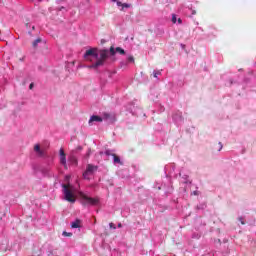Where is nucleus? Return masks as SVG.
Masks as SVG:
<instances>
[{"label": "nucleus", "mask_w": 256, "mask_h": 256, "mask_svg": "<svg viewBox=\"0 0 256 256\" xmlns=\"http://www.w3.org/2000/svg\"><path fill=\"white\" fill-rule=\"evenodd\" d=\"M125 55V50L121 47H110V49H97L90 48L84 53V59L90 61L92 64L87 65V69H93L94 71H99L100 67H109L111 63H115V54ZM93 57L96 61L93 62Z\"/></svg>", "instance_id": "f257e3e1"}, {"label": "nucleus", "mask_w": 256, "mask_h": 256, "mask_svg": "<svg viewBox=\"0 0 256 256\" xmlns=\"http://www.w3.org/2000/svg\"><path fill=\"white\" fill-rule=\"evenodd\" d=\"M80 201L84 207H89V205H93V206L99 205V198L89 197L84 192H80Z\"/></svg>", "instance_id": "f03ea898"}, {"label": "nucleus", "mask_w": 256, "mask_h": 256, "mask_svg": "<svg viewBox=\"0 0 256 256\" xmlns=\"http://www.w3.org/2000/svg\"><path fill=\"white\" fill-rule=\"evenodd\" d=\"M164 172L166 174V177H169L170 179H177L179 176V171H177V166L175 163L167 164L164 167Z\"/></svg>", "instance_id": "7ed1b4c3"}, {"label": "nucleus", "mask_w": 256, "mask_h": 256, "mask_svg": "<svg viewBox=\"0 0 256 256\" xmlns=\"http://www.w3.org/2000/svg\"><path fill=\"white\" fill-rule=\"evenodd\" d=\"M62 191L64 194V199L69 201V203H75V198H73V191L67 187V185L62 184Z\"/></svg>", "instance_id": "20e7f679"}, {"label": "nucleus", "mask_w": 256, "mask_h": 256, "mask_svg": "<svg viewBox=\"0 0 256 256\" xmlns=\"http://www.w3.org/2000/svg\"><path fill=\"white\" fill-rule=\"evenodd\" d=\"M178 175L180 177V183H183L184 185H191V180L189 179V172L185 169H181L178 172Z\"/></svg>", "instance_id": "39448f33"}, {"label": "nucleus", "mask_w": 256, "mask_h": 256, "mask_svg": "<svg viewBox=\"0 0 256 256\" xmlns=\"http://www.w3.org/2000/svg\"><path fill=\"white\" fill-rule=\"evenodd\" d=\"M172 120L177 127H181V125L183 124V121H184L183 113L181 111L174 112L172 115Z\"/></svg>", "instance_id": "423d86ee"}, {"label": "nucleus", "mask_w": 256, "mask_h": 256, "mask_svg": "<svg viewBox=\"0 0 256 256\" xmlns=\"http://www.w3.org/2000/svg\"><path fill=\"white\" fill-rule=\"evenodd\" d=\"M157 189H163L165 195H170V193H173V182H171V180H168V184L164 183L161 186H157Z\"/></svg>", "instance_id": "0eeeda50"}, {"label": "nucleus", "mask_w": 256, "mask_h": 256, "mask_svg": "<svg viewBox=\"0 0 256 256\" xmlns=\"http://www.w3.org/2000/svg\"><path fill=\"white\" fill-rule=\"evenodd\" d=\"M59 159L60 164L64 166V169H67V155L65 154V150H63V148L59 150Z\"/></svg>", "instance_id": "6e6552de"}, {"label": "nucleus", "mask_w": 256, "mask_h": 256, "mask_svg": "<svg viewBox=\"0 0 256 256\" xmlns=\"http://www.w3.org/2000/svg\"><path fill=\"white\" fill-rule=\"evenodd\" d=\"M103 118L101 116L92 115L89 120V125H93V123H101Z\"/></svg>", "instance_id": "1a4fd4ad"}, {"label": "nucleus", "mask_w": 256, "mask_h": 256, "mask_svg": "<svg viewBox=\"0 0 256 256\" xmlns=\"http://www.w3.org/2000/svg\"><path fill=\"white\" fill-rule=\"evenodd\" d=\"M34 151L38 157H43L45 155V152L41 149V145L39 144H36L34 146Z\"/></svg>", "instance_id": "9d476101"}, {"label": "nucleus", "mask_w": 256, "mask_h": 256, "mask_svg": "<svg viewBox=\"0 0 256 256\" xmlns=\"http://www.w3.org/2000/svg\"><path fill=\"white\" fill-rule=\"evenodd\" d=\"M98 167L93 165V164H88L86 166V171L90 174L93 175L94 171H97Z\"/></svg>", "instance_id": "9b49d317"}, {"label": "nucleus", "mask_w": 256, "mask_h": 256, "mask_svg": "<svg viewBox=\"0 0 256 256\" xmlns=\"http://www.w3.org/2000/svg\"><path fill=\"white\" fill-rule=\"evenodd\" d=\"M112 157H113V165H123V161L119 156H117L116 154H112Z\"/></svg>", "instance_id": "f8f14e48"}, {"label": "nucleus", "mask_w": 256, "mask_h": 256, "mask_svg": "<svg viewBox=\"0 0 256 256\" xmlns=\"http://www.w3.org/2000/svg\"><path fill=\"white\" fill-rule=\"evenodd\" d=\"M81 227V220L76 219L74 222L71 223L72 229H79Z\"/></svg>", "instance_id": "ddd939ff"}, {"label": "nucleus", "mask_w": 256, "mask_h": 256, "mask_svg": "<svg viewBox=\"0 0 256 256\" xmlns=\"http://www.w3.org/2000/svg\"><path fill=\"white\" fill-rule=\"evenodd\" d=\"M68 163H70L71 165H77V163H78L77 157L74 155L69 156Z\"/></svg>", "instance_id": "4468645a"}, {"label": "nucleus", "mask_w": 256, "mask_h": 256, "mask_svg": "<svg viewBox=\"0 0 256 256\" xmlns=\"http://www.w3.org/2000/svg\"><path fill=\"white\" fill-rule=\"evenodd\" d=\"M196 209H198V211H203V210L207 209V203L202 202V203L198 204L196 206Z\"/></svg>", "instance_id": "2eb2a0df"}, {"label": "nucleus", "mask_w": 256, "mask_h": 256, "mask_svg": "<svg viewBox=\"0 0 256 256\" xmlns=\"http://www.w3.org/2000/svg\"><path fill=\"white\" fill-rule=\"evenodd\" d=\"M109 117H111V114L110 113H103L102 114V121H107V119H109Z\"/></svg>", "instance_id": "dca6fc26"}, {"label": "nucleus", "mask_w": 256, "mask_h": 256, "mask_svg": "<svg viewBox=\"0 0 256 256\" xmlns=\"http://www.w3.org/2000/svg\"><path fill=\"white\" fill-rule=\"evenodd\" d=\"M104 153L107 157H113V155H115L112 150H106Z\"/></svg>", "instance_id": "f3484780"}, {"label": "nucleus", "mask_w": 256, "mask_h": 256, "mask_svg": "<svg viewBox=\"0 0 256 256\" xmlns=\"http://www.w3.org/2000/svg\"><path fill=\"white\" fill-rule=\"evenodd\" d=\"M130 7H131V4L123 3L122 8L120 9V11H123L124 9H129Z\"/></svg>", "instance_id": "a211bd4d"}, {"label": "nucleus", "mask_w": 256, "mask_h": 256, "mask_svg": "<svg viewBox=\"0 0 256 256\" xmlns=\"http://www.w3.org/2000/svg\"><path fill=\"white\" fill-rule=\"evenodd\" d=\"M39 43H41V38H38V39L34 40L33 43H32V46L37 47V45H39Z\"/></svg>", "instance_id": "6ab92c4d"}, {"label": "nucleus", "mask_w": 256, "mask_h": 256, "mask_svg": "<svg viewBox=\"0 0 256 256\" xmlns=\"http://www.w3.org/2000/svg\"><path fill=\"white\" fill-rule=\"evenodd\" d=\"M89 175H91L87 170H85V172L83 173V178L87 179L89 181Z\"/></svg>", "instance_id": "aec40b11"}, {"label": "nucleus", "mask_w": 256, "mask_h": 256, "mask_svg": "<svg viewBox=\"0 0 256 256\" xmlns=\"http://www.w3.org/2000/svg\"><path fill=\"white\" fill-rule=\"evenodd\" d=\"M153 75H154L155 79H157V77H159V75H161V71L154 70Z\"/></svg>", "instance_id": "412c9836"}, {"label": "nucleus", "mask_w": 256, "mask_h": 256, "mask_svg": "<svg viewBox=\"0 0 256 256\" xmlns=\"http://www.w3.org/2000/svg\"><path fill=\"white\" fill-rule=\"evenodd\" d=\"M191 195L199 196V195H201V192L199 190H194L191 192Z\"/></svg>", "instance_id": "4be33fe9"}, {"label": "nucleus", "mask_w": 256, "mask_h": 256, "mask_svg": "<svg viewBox=\"0 0 256 256\" xmlns=\"http://www.w3.org/2000/svg\"><path fill=\"white\" fill-rule=\"evenodd\" d=\"M172 23H177V15L172 14Z\"/></svg>", "instance_id": "5701e85b"}, {"label": "nucleus", "mask_w": 256, "mask_h": 256, "mask_svg": "<svg viewBox=\"0 0 256 256\" xmlns=\"http://www.w3.org/2000/svg\"><path fill=\"white\" fill-rule=\"evenodd\" d=\"M110 229H117V226H115V223L111 222L109 223Z\"/></svg>", "instance_id": "b1692460"}, {"label": "nucleus", "mask_w": 256, "mask_h": 256, "mask_svg": "<svg viewBox=\"0 0 256 256\" xmlns=\"http://www.w3.org/2000/svg\"><path fill=\"white\" fill-rule=\"evenodd\" d=\"M116 5H117V7H122V6H123V3L118 0V1H116Z\"/></svg>", "instance_id": "393cba45"}, {"label": "nucleus", "mask_w": 256, "mask_h": 256, "mask_svg": "<svg viewBox=\"0 0 256 256\" xmlns=\"http://www.w3.org/2000/svg\"><path fill=\"white\" fill-rule=\"evenodd\" d=\"M128 61H129V63H133V61H135V59L133 58V56H130V57H128Z\"/></svg>", "instance_id": "a878e982"}, {"label": "nucleus", "mask_w": 256, "mask_h": 256, "mask_svg": "<svg viewBox=\"0 0 256 256\" xmlns=\"http://www.w3.org/2000/svg\"><path fill=\"white\" fill-rule=\"evenodd\" d=\"M239 221H240L241 225H245V221H243V217H240Z\"/></svg>", "instance_id": "bb28decb"}, {"label": "nucleus", "mask_w": 256, "mask_h": 256, "mask_svg": "<svg viewBox=\"0 0 256 256\" xmlns=\"http://www.w3.org/2000/svg\"><path fill=\"white\" fill-rule=\"evenodd\" d=\"M63 235H65L66 237H69L71 236V233L63 232Z\"/></svg>", "instance_id": "cd10ccee"}, {"label": "nucleus", "mask_w": 256, "mask_h": 256, "mask_svg": "<svg viewBox=\"0 0 256 256\" xmlns=\"http://www.w3.org/2000/svg\"><path fill=\"white\" fill-rule=\"evenodd\" d=\"M220 148L218 151H221V149H223V144H221V142H219Z\"/></svg>", "instance_id": "c85d7f7f"}, {"label": "nucleus", "mask_w": 256, "mask_h": 256, "mask_svg": "<svg viewBox=\"0 0 256 256\" xmlns=\"http://www.w3.org/2000/svg\"><path fill=\"white\" fill-rule=\"evenodd\" d=\"M34 86H35V85H34L33 83H31V84L29 85V89H33Z\"/></svg>", "instance_id": "c756f323"}, {"label": "nucleus", "mask_w": 256, "mask_h": 256, "mask_svg": "<svg viewBox=\"0 0 256 256\" xmlns=\"http://www.w3.org/2000/svg\"><path fill=\"white\" fill-rule=\"evenodd\" d=\"M121 227H123V224L118 223V228L121 229Z\"/></svg>", "instance_id": "7c9ffc66"}, {"label": "nucleus", "mask_w": 256, "mask_h": 256, "mask_svg": "<svg viewBox=\"0 0 256 256\" xmlns=\"http://www.w3.org/2000/svg\"><path fill=\"white\" fill-rule=\"evenodd\" d=\"M178 23L181 24L183 23V20H181V18L178 19Z\"/></svg>", "instance_id": "2f4dec72"}, {"label": "nucleus", "mask_w": 256, "mask_h": 256, "mask_svg": "<svg viewBox=\"0 0 256 256\" xmlns=\"http://www.w3.org/2000/svg\"><path fill=\"white\" fill-rule=\"evenodd\" d=\"M180 47H181L182 49H185V44H180Z\"/></svg>", "instance_id": "473e14b6"}, {"label": "nucleus", "mask_w": 256, "mask_h": 256, "mask_svg": "<svg viewBox=\"0 0 256 256\" xmlns=\"http://www.w3.org/2000/svg\"><path fill=\"white\" fill-rule=\"evenodd\" d=\"M151 101H155V98H153V95H150Z\"/></svg>", "instance_id": "72a5a7b5"}, {"label": "nucleus", "mask_w": 256, "mask_h": 256, "mask_svg": "<svg viewBox=\"0 0 256 256\" xmlns=\"http://www.w3.org/2000/svg\"><path fill=\"white\" fill-rule=\"evenodd\" d=\"M196 29H198V31H203V28H201V27H198Z\"/></svg>", "instance_id": "f704fd0d"}, {"label": "nucleus", "mask_w": 256, "mask_h": 256, "mask_svg": "<svg viewBox=\"0 0 256 256\" xmlns=\"http://www.w3.org/2000/svg\"><path fill=\"white\" fill-rule=\"evenodd\" d=\"M160 111H165V108L162 106L161 109H160Z\"/></svg>", "instance_id": "c9c22d12"}, {"label": "nucleus", "mask_w": 256, "mask_h": 256, "mask_svg": "<svg viewBox=\"0 0 256 256\" xmlns=\"http://www.w3.org/2000/svg\"><path fill=\"white\" fill-rule=\"evenodd\" d=\"M111 1H112V3H117L118 0H111Z\"/></svg>", "instance_id": "e433bc0d"}, {"label": "nucleus", "mask_w": 256, "mask_h": 256, "mask_svg": "<svg viewBox=\"0 0 256 256\" xmlns=\"http://www.w3.org/2000/svg\"><path fill=\"white\" fill-rule=\"evenodd\" d=\"M160 35H163V30H160V33H159Z\"/></svg>", "instance_id": "4c0bfd02"}, {"label": "nucleus", "mask_w": 256, "mask_h": 256, "mask_svg": "<svg viewBox=\"0 0 256 256\" xmlns=\"http://www.w3.org/2000/svg\"><path fill=\"white\" fill-rule=\"evenodd\" d=\"M195 13H196V12H195V11H193V12H192V15H195Z\"/></svg>", "instance_id": "58836bf2"}, {"label": "nucleus", "mask_w": 256, "mask_h": 256, "mask_svg": "<svg viewBox=\"0 0 256 256\" xmlns=\"http://www.w3.org/2000/svg\"><path fill=\"white\" fill-rule=\"evenodd\" d=\"M86 1H89V0H86Z\"/></svg>", "instance_id": "ea45409f"}]
</instances>
